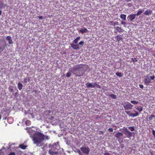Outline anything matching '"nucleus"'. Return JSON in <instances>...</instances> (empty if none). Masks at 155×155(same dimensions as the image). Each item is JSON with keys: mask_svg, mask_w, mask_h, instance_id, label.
<instances>
[{"mask_svg": "<svg viewBox=\"0 0 155 155\" xmlns=\"http://www.w3.org/2000/svg\"><path fill=\"white\" fill-rule=\"evenodd\" d=\"M44 139V135L41 133L38 132L34 134L33 140L34 141V143L37 144V146H41V143Z\"/></svg>", "mask_w": 155, "mask_h": 155, "instance_id": "f257e3e1", "label": "nucleus"}, {"mask_svg": "<svg viewBox=\"0 0 155 155\" xmlns=\"http://www.w3.org/2000/svg\"><path fill=\"white\" fill-rule=\"evenodd\" d=\"M57 146L56 143H54L52 145H49V147L50 149L49 150L48 153L50 155H57L59 154L58 149L57 150L56 148Z\"/></svg>", "mask_w": 155, "mask_h": 155, "instance_id": "f03ea898", "label": "nucleus"}, {"mask_svg": "<svg viewBox=\"0 0 155 155\" xmlns=\"http://www.w3.org/2000/svg\"><path fill=\"white\" fill-rule=\"evenodd\" d=\"M94 84H93L92 83L89 82L87 83L86 84V86L87 88H94L95 87H97V88L101 89V87L100 85L97 84V83L95 82L94 83Z\"/></svg>", "mask_w": 155, "mask_h": 155, "instance_id": "7ed1b4c3", "label": "nucleus"}, {"mask_svg": "<svg viewBox=\"0 0 155 155\" xmlns=\"http://www.w3.org/2000/svg\"><path fill=\"white\" fill-rule=\"evenodd\" d=\"M155 76L153 75L149 77L148 76H145L144 81L145 83L148 84L151 82V79L153 80Z\"/></svg>", "mask_w": 155, "mask_h": 155, "instance_id": "20e7f679", "label": "nucleus"}, {"mask_svg": "<svg viewBox=\"0 0 155 155\" xmlns=\"http://www.w3.org/2000/svg\"><path fill=\"white\" fill-rule=\"evenodd\" d=\"M123 105L125 110L131 109L133 107V105L128 102H127L126 103L123 104Z\"/></svg>", "mask_w": 155, "mask_h": 155, "instance_id": "39448f33", "label": "nucleus"}, {"mask_svg": "<svg viewBox=\"0 0 155 155\" xmlns=\"http://www.w3.org/2000/svg\"><path fill=\"white\" fill-rule=\"evenodd\" d=\"M80 150L83 153L87 155L90 152V149L88 147H81Z\"/></svg>", "mask_w": 155, "mask_h": 155, "instance_id": "423d86ee", "label": "nucleus"}, {"mask_svg": "<svg viewBox=\"0 0 155 155\" xmlns=\"http://www.w3.org/2000/svg\"><path fill=\"white\" fill-rule=\"evenodd\" d=\"M135 112V114H132L131 113H130V111H125V112L128 115L130 116L135 117L139 115L138 113L136 111H134Z\"/></svg>", "mask_w": 155, "mask_h": 155, "instance_id": "0eeeda50", "label": "nucleus"}, {"mask_svg": "<svg viewBox=\"0 0 155 155\" xmlns=\"http://www.w3.org/2000/svg\"><path fill=\"white\" fill-rule=\"evenodd\" d=\"M136 15L135 14H133L129 15L127 17L128 21H132L136 18Z\"/></svg>", "mask_w": 155, "mask_h": 155, "instance_id": "6e6552de", "label": "nucleus"}, {"mask_svg": "<svg viewBox=\"0 0 155 155\" xmlns=\"http://www.w3.org/2000/svg\"><path fill=\"white\" fill-rule=\"evenodd\" d=\"M132 133L128 130L127 128L125 130V134L128 137H130L132 136Z\"/></svg>", "mask_w": 155, "mask_h": 155, "instance_id": "1a4fd4ad", "label": "nucleus"}, {"mask_svg": "<svg viewBox=\"0 0 155 155\" xmlns=\"http://www.w3.org/2000/svg\"><path fill=\"white\" fill-rule=\"evenodd\" d=\"M82 66V64H78L74 68V70L75 71H79L81 69L83 68Z\"/></svg>", "mask_w": 155, "mask_h": 155, "instance_id": "9d476101", "label": "nucleus"}, {"mask_svg": "<svg viewBox=\"0 0 155 155\" xmlns=\"http://www.w3.org/2000/svg\"><path fill=\"white\" fill-rule=\"evenodd\" d=\"M123 135V134L122 133L118 132L115 134V136L118 140H119L120 139V137Z\"/></svg>", "mask_w": 155, "mask_h": 155, "instance_id": "9b49d317", "label": "nucleus"}, {"mask_svg": "<svg viewBox=\"0 0 155 155\" xmlns=\"http://www.w3.org/2000/svg\"><path fill=\"white\" fill-rule=\"evenodd\" d=\"M79 31L81 33H87L88 32V30L86 28L83 27Z\"/></svg>", "mask_w": 155, "mask_h": 155, "instance_id": "f8f14e48", "label": "nucleus"}, {"mask_svg": "<svg viewBox=\"0 0 155 155\" xmlns=\"http://www.w3.org/2000/svg\"><path fill=\"white\" fill-rule=\"evenodd\" d=\"M117 41L119 42L120 41L122 40V38L120 35H118L115 37Z\"/></svg>", "mask_w": 155, "mask_h": 155, "instance_id": "ddd939ff", "label": "nucleus"}, {"mask_svg": "<svg viewBox=\"0 0 155 155\" xmlns=\"http://www.w3.org/2000/svg\"><path fill=\"white\" fill-rule=\"evenodd\" d=\"M6 40L8 41V43L9 44H13V42L12 41V37L10 36H7L6 37Z\"/></svg>", "mask_w": 155, "mask_h": 155, "instance_id": "4468645a", "label": "nucleus"}, {"mask_svg": "<svg viewBox=\"0 0 155 155\" xmlns=\"http://www.w3.org/2000/svg\"><path fill=\"white\" fill-rule=\"evenodd\" d=\"M71 45L74 49L77 50L79 48V45L78 44L74 45V44H71Z\"/></svg>", "mask_w": 155, "mask_h": 155, "instance_id": "2eb2a0df", "label": "nucleus"}, {"mask_svg": "<svg viewBox=\"0 0 155 155\" xmlns=\"http://www.w3.org/2000/svg\"><path fill=\"white\" fill-rule=\"evenodd\" d=\"M114 28L116 30L118 31L119 33H122L123 31V29H122L120 27L118 26L115 27Z\"/></svg>", "mask_w": 155, "mask_h": 155, "instance_id": "dca6fc26", "label": "nucleus"}, {"mask_svg": "<svg viewBox=\"0 0 155 155\" xmlns=\"http://www.w3.org/2000/svg\"><path fill=\"white\" fill-rule=\"evenodd\" d=\"M152 13V11L150 10H147L144 12L143 14L147 15H150Z\"/></svg>", "mask_w": 155, "mask_h": 155, "instance_id": "f3484780", "label": "nucleus"}, {"mask_svg": "<svg viewBox=\"0 0 155 155\" xmlns=\"http://www.w3.org/2000/svg\"><path fill=\"white\" fill-rule=\"evenodd\" d=\"M81 38L80 36L74 39L72 42L73 44H77L78 41V40H80Z\"/></svg>", "mask_w": 155, "mask_h": 155, "instance_id": "a211bd4d", "label": "nucleus"}, {"mask_svg": "<svg viewBox=\"0 0 155 155\" xmlns=\"http://www.w3.org/2000/svg\"><path fill=\"white\" fill-rule=\"evenodd\" d=\"M19 147L22 149L25 150L27 147V146L24 145V144H20Z\"/></svg>", "mask_w": 155, "mask_h": 155, "instance_id": "6ab92c4d", "label": "nucleus"}, {"mask_svg": "<svg viewBox=\"0 0 155 155\" xmlns=\"http://www.w3.org/2000/svg\"><path fill=\"white\" fill-rule=\"evenodd\" d=\"M144 10L143 9H139L137 14H135L136 15L138 16L140 15L141 13L143 12Z\"/></svg>", "mask_w": 155, "mask_h": 155, "instance_id": "aec40b11", "label": "nucleus"}, {"mask_svg": "<svg viewBox=\"0 0 155 155\" xmlns=\"http://www.w3.org/2000/svg\"><path fill=\"white\" fill-rule=\"evenodd\" d=\"M18 89L20 90L22 89V88L23 85L21 83L19 82L18 83Z\"/></svg>", "mask_w": 155, "mask_h": 155, "instance_id": "412c9836", "label": "nucleus"}, {"mask_svg": "<svg viewBox=\"0 0 155 155\" xmlns=\"http://www.w3.org/2000/svg\"><path fill=\"white\" fill-rule=\"evenodd\" d=\"M126 15L124 14H122L120 15V18L124 20H126Z\"/></svg>", "mask_w": 155, "mask_h": 155, "instance_id": "4be33fe9", "label": "nucleus"}, {"mask_svg": "<svg viewBox=\"0 0 155 155\" xmlns=\"http://www.w3.org/2000/svg\"><path fill=\"white\" fill-rule=\"evenodd\" d=\"M110 23H111V25H112L113 26H115L118 25V23L117 21H115L114 22L113 21H110Z\"/></svg>", "mask_w": 155, "mask_h": 155, "instance_id": "5701e85b", "label": "nucleus"}, {"mask_svg": "<svg viewBox=\"0 0 155 155\" xmlns=\"http://www.w3.org/2000/svg\"><path fill=\"white\" fill-rule=\"evenodd\" d=\"M135 108L138 110L140 112H141L143 110V108L142 107L140 106L137 107H135Z\"/></svg>", "mask_w": 155, "mask_h": 155, "instance_id": "b1692460", "label": "nucleus"}, {"mask_svg": "<svg viewBox=\"0 0 155 155\" xmlns=\"http://www.w3.org/2000/svg\"><path fill=\"white\" fill-rule=\"evenodd\" d=\"M109 96L113 99H115L116 98V96L114 94H111L109 95Z\"/></svg>", "mask_w": 155, "mask_h": 155, "instance_id": "393cba45", "label": "nucleus"}, {"mask_svg": "<svg viewBox=\"0 0 155 155\" xmlns=\"http://www.w3.org/2000/svg\"><path fill=\"white\" fill-rule=\"evenodd\" d=\"M25 124L27 125H30L31 124V122L29 120H27L25 122Z\"/></svg>", "mask_w": 155, "mask_h": 155, "instance_id": "a878e982", "label": "nucleus"}, {"mask_svg": "<svg viewBox=\"0 0 155 155\" xmlns=\"http://www.w3.org/2000/svg\"><path fill=\"white\" fill-rule=\"evenodd\" d=\"M116 74L117 76L119 77H121L122 76V74L120 72H116Z\"/></svg>", "mask_w": 155, "mask_h": 155, "instance_id": "bb28decb", "label": "nucleus"}, {"mask_svg": "<svg viewBox=\"0 0 155 155\" xmlns=\"http://www.w3.org/2000/svg\"><path fill=\"white\" fill-rule=\"evenodd\" d=\"M155 117V116L154 115H151L149 118V120H152L153 118Z\"/></svg>", "mask_w": 155, "mask_h": 155, "instance_id": "cd10ccee", "label": "nucleus"}, {"mask_svg": "<svg viewBox=\"0 0 155 155\" xmlns=\"http://www.w3.org/2000/svg\"><path fill=\"white\" fill-rule=\"evenodd\" d=\"M130 102L132 104H137L138 103V102L135 101H131Z\"/></svg>", "mask_w": 155, "mask_h": 155, "instance_id": "c85d7f7f", "label": "nucleus"}, {"mask_svg": "<svg viewBox=\"0 0 155 155\" xmlns=\"http://www.w3.org/2000/svg\"><path fill=\"white\" fill-rule=\"evenodd\" d=\"M128 128L130 131H132L134 130V127H128Z\"/></svg>", "mask_w": 155, "mask_h": 155, "instance_id": "c756f323", "label": "nucleus"}, {"mask_svg": "<svg viewBox=\"0 0 155 155\" xmlns=\"http://www.w3.org/2000/svg\"><path fill=\"white\" fill-rule=\"evenodd\" d=\"M71 75V72H67L66 74V76L67 77H70Z\"/></svg>", "mask_w": 155, "mask_h": 155, "instance_id": "7c9ffc66", "label": "nucleus"}, {"mask_svg": "<svg viewBox=\"0 0 155 155\" xmlns=\"http://www.w3.org/2000/svg\"><path fill=\"white\" fill-rule=\"evenodd\" d=\"M84 43L83 41H81L78 43V45L83 46L84 45Z\"/></svg>", "mask_w": 155, "mask_h": 155, "instance_id": "2f4dec72", "label": "nucleus"}, {"mask_svg": "<svg viewBox=\"0 0 155 155\" xmlns=\"http://www.w3.org/2000/svg\"><path fill=\"white\" fill-rule=\"evenodd\" d=\"M131 59L132 61L134 62H137V60L135 58H131Z\"/></svg>", "mask_w": 155, "mask_h": 155, "instance_id": "473e14b6", "label": "nucleus"}, {"mask_svg": "<svg viewBox=\"0 0 155 155\" xmlns=\"http://www.w3.org/2000/svg\"><path fill=\"white\" fill-rule=\"evenodd\" d=\"M4 6L3 3L1 2H0V8H3Z\"/></svg>", "mask_w": 155, "mask_h": 155, "instance_id": "72a5a7b5", "label": "nucleus"}, {"mask_svg": "<svg viewBox=\"0 0 155 155\" xmlns=\"http://www.w3.org/2000/svg\"><path fill=\"white\" fill-rule=\"evenodd\" d=\"M4 50V49L2 48L0 46V55H2V52Z\"/></svg>", "mask_w": 155, "mask_h": 155, "instance_id": "f704fd0d", "label": "nucleus"}, {"mask_svg": "<svg viewBox=\"0 0 155 155\" xmlns=\"http://www.w3.org/2000/svg\"><path fill=\"white\" fill-rule=\"evenodd\" d=\"M24 82L25 83H27L28 81V79L27 78H25L24 80Z\"/></svg>", "mask_w": 155, "mask_h": 155, "instance_id": "c9c22d12", "label": "nucleus"}, {"mask_svg": "<svg viewBox=\"0 0 155 155\" xmlns=\"http://www.w3.org/2000/svg\"><path fill=\"white\" fill-rule=\"evenodd\" d=\"M152 134L153 135L155 138V130H152Z\"/></svg>", "mask_w": 155, "mask_h": 155, "instance_id": "e433bc0d", "label": "nucleus"}, {"mask_svg": "<svg viewBox=\"0 0 155 155\" xmlns=\"http://www.w3.org/2000/svg\"><path fill=\"white\" fill-rule=\"evenodd\" d=\"M18 92H15V93L14 96H15V97H18Z\"/></svg>", "mask_w": 155, "mask_h": 155, "instance_id": "4c0bfd02", "label": "nucleus"}, {"mask_svg": "<svg viewBox=\"0 0 155 155\" xmlns=\"http://www.w3.org/2000/svg\"><path fill=\"white\" fill-rule=\"evenodd\" d=\"M108 130L110 132H112L113 131V129L112 128H110L108 129Z\"/></svg>", "mask_w": 155, "mask_h": 155, "instance_id": "58836bf2", "label": "nucleus"}, {"mask_svg": "<svg viewBox=\"0 0 155 155\" xmlns=\"http://www.w3.org/2000/svg\"><path fill=\"white\" fill-rule=\"evenodd\" d=\"M77 151L78 152V153L80 155H81V152L80 151V150H79V149H78V150H77Z\"/></svg>", "mask_w": 155, "mask_h": 155, "instance_id": "ea45409f", "label": "nucleus"}, {"mask_svg": "<svg viewBox=\"0 0 155 155\" xmlns=\"http://www.w3.org/2000/svg\"><path fill=\"white\" fill-rule=\"evenodd\" d=\"M38 17L39 19H43L42 16H38Z\"/></svg>", "mask_w": 155, "mask_h": 155, "instance_id": "a19ab883", "label": "nucleus"}, {"mask_svg": "<svg viewBox=\"0 0 155 155\" xmlns=\"http://www.w3.org/2000/svg\"><path fill=\"white\" fill-rule=\"evenodd\" d=\"M8 155H15V154L14 152H12L10 153Z\"/></svg>", "mask_w": 155, "mask_h": 155, "instance_id": "79ce46f5", "label": "nucleus"}, {"mask_svg": "<svg viewBox=\"0 0 155 155\" xmlns=\"http://www.w3.org/2000/svg\"><path fill=\"white\" fill-rule=\"evenodd\" d=\"M121 24L122 25H126V22H124V21H121Z\"/></svg>", "mask_w": 155, "mask_h": 155, "instance_id": "37998d69", "label": "nucleus"}, {"mask_svg": "<svg viewBox=\"0 0 155 155\" xmlns=\"http://www.w3.org/2000/svg\"><path fill=\"white\" fill-rule=\"evenodd\" d=\"M139 87L141 88L142 89H143V86L142 84H140Z\"/></svg>", "mask_w": 155, "mask_h": 155, "instance_id": "c03bdc74", "label": "nucleus"}, {"mask_svg": "<svg viewBox=\"0 0 155 155\" xmlns=\"http://www.w3.org/2000/svg\"><path fill=\"white\" fill-rule=\"evenodd\" d=\"M104 155H110L109 153H105L104 154Z\"/></svg>", "mask_w": 155, "mask_h": 155, "instance_id": "a18cd8bd", "label": "nucleus"}, {"mask_svg": "<svg viewBox=\"0 0 155 155\" xmlns=\"http://www.w3.org/2000/svg\"><path fill=\"white\" fill-rule=\"evenodd\" d=\"M0 155H4L3 152L2 151V150H0Z\"/></svg>", "mask_w": 155, "mask_h": 155, "instance_id": "49530a36", "label": "nucleus"}, {"mask_svg": "<svg viewBox=\"0 0 155 155\" xmlns=\"http://www.w3.org/2000/svg\"><path fill=\"white\" fill-rule=\"evenodd\" d=\"M2 13V11L1 10H0V16L1 15Z\"/></svg>", "mask_w": 155, "mask_h": 155, "instance_id": "de8ad7c7", "label": "nucleus"}, {"mask_svg": "<svg viewBox=\"0 0 155 155\" xmlns=\"http://www.w3.org/2000/svg\"><path fill=\"white\" fill-rule=\"evenodd\" d=\"M150 154H151V155H153V153H152V152H151L150 153Z\"/></svg>", "mask_w": 155, "mask_h": 155, "instance_id": "09e8293b", "label": "nucleus"}, {"mask_svg": "<svg viewBox=\"0 0 155 155\" xmlns=\"http://www.w3.org/2000/svg\"><path fill=\"white\" fill-rule=\"evenodd\" d=\"M77 76H79V77H80V76H81V75H78V74H77Z\"/></svg>", "mask_w": 155, "mask_h": 155, "instance_id": "8fccbe9b", "label": "nucleus"}, {"mask_svg": "<svg viewBox=\"0 0 155 155\" xmlns=\"http://www.w3.org/2000/svg\"><path fill=\"white\" fill-rule=\"evenodd\" d=\"M48 136H47V137H46V139H48Z\"/></svg>", "mask_w": 155, "mask_h": 155, "instance_id": "3c124183", "label": "nucleus"}, {"mask_svg": "<svg viewBox=\"0 0 155 155\" xmlns=\"http://www.w3.org/2000/svg\"><path fill=\"white\" fill-rule=\"evenodd\" d=\"M153 56L155 57V54H153Z\"/></svg>", "mask_w": 155, "mask_h": 155, "instance_id": "603ef678", "label": "nucleus"}, {"mask_svg": "<svg viewBox=\"0 0 155 155\" xmlns=\"http://www.w3.org/2000/svg\"><path fill=\"white\" fill-rule=\"evenodd\" d=\"M1 115H0V120H1Z\"/></svg>", "mask_w": 155, "mask_h": 155, "instance_id": "864d4df0", "label": "nucleus"}, {"mask_svg": "<svg viewBox=\"0 0 155 155\" xmlns=\"http://www.w3.org/2000/svg\"><path fill=\"white\" fill-rule=\"evenodd\" d=\"M10 118V117L8 118V120H9V119Z\"/></svg>", "mask_w": 155, "mask_h": 155, "instance_id": "5fc2aeb1", "label": "nucleus"}, {"mask_svg": "<svg viewBox=\"0 0 155 155\" xmlns=\"http://www.w3.org/2000/svg\"><path fill=\"white\" fill-rule=\"evenodd\" d=\"M6 118H4V120H6Z\"/></svg>", "mask_w": 155, "mask_h": 155, "instance_id": "6e6d98bb", "label": "nucleus"}, {"mask_svg": "<svg viewBox=\"0 0 155 155\" xmlns=\"http://www.w3.org/2000/svg\"><path fill=\"white\" fill-rule=\"evenodd\" d=\"M101 133H103V132L102 131H101Z\"/></svg>", "mask_w": 155, "mask_h": 155, "instance_id": "4d7b16f0", "label": "nucleus"}]
</instances>
